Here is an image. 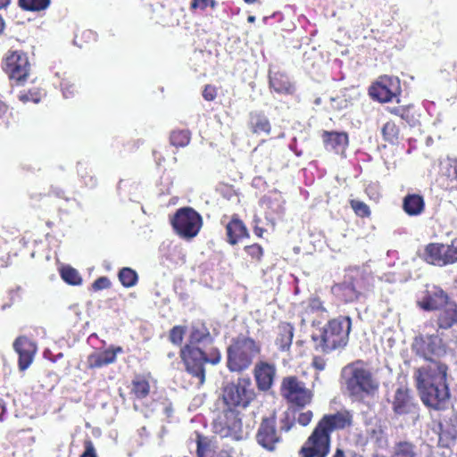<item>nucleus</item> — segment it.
<instances>
[{"instance_id": "f257e3e1", "label": "nucleus", "mask_w": 457, "mask_h": 457, "mask_svg": "<svg viewBox=\"0 0 457 457\" xmlns=\"http://www.w3.org/2000/svg\"><path fill=\"white\" fill-rule=\"evenodd\" d=\"M353 423V414L347 410L324 414L301 446L299 457H328L331 449L333 432L347 429Z\"/></svg>"}, {"instance_id": "f03ea898", "label": "nucleus", "mask_w": 457, "mask_h": 457, "mask_svg": "<svg viewBox=\"0 0 457 457\" xmlns=\"http://www.w3.org/2000/svg\"><path fill=\"white\" fill-rule=\"evenodd\" d=\"M446 364L431 361L415 371L417 388L422 403L436 411L447 409L450 390L447 384Z\"/></svg>"}, {"instance_id": "7ed1b4c3", "label": "nucleus", "mask_w": 457, "mask_h": 457, "mask_svg": "<svg viewBox=\"0 0 457 457\" xmlns=\"http://www.w3.org/2000/svg\"><path fill=\"white\" fill-rule=\"evenodd\" d=\"M371 287L370 276L359 266L345 270L343 280L331 287L332 295L343 303L357 302Z\"/></svg>"}, {"instance_id": "20e7f679", "label": "nucleus", "mask_w": 457, "mask_h": 457, "mask_svg": "<svg viewBox=\"0 0 457 457\" xmlns=\"http://www.w3.org/2000/svg\"><path fill=\"white\" fill-rule=\"evenodd\" d=\"M351 330L352 319L349 316L339 315L329 319L320 328V336L312 337L314 341L319 342L316 349L323 353L345 349L348 345Z\"/></svg>"}, {"instance_id": "39448f33", "label": "nucleus", "mask_w": 457, "mask_h": 457, "mask_svg": "<svg viewBox=\"0 0 457 457\" xmlns=\"http://www.w3.org/2000/svg\"><path fill=\"white\" fill-rule=\"evenodd\" d=\"M261 352L262 345L254 338L242 334L233 337L227 347L228 370L236 373L247 370Z\"/></svg>"}, {"instance_id": "423d86ee", "label": "nucleus", "mask_w": 457, "mask_h": 457, "mask_svg": "<svg viewBox=\"0 0 457 457\" xmlns=\"http://www.w3.org/2000/svg\"><path fill=\"white\" fill-rule=\"evenodd\" d=\"M345 387L350 396L361 399L375 395L379 383L363 361L358 360L343 369Z\"/></svg>"}, {"instance_id": "0eeeda50", "label": "nucleus", "mask_w": 457, "mask_h": 457, "mask_svg": "<svg viewBox=\"0 0 457 457\" xmlns=\"http://www.w3.org/2000/svg\"><path fill=\"white\" fill-rule=\"evenodd\" d=\"M179 357L185 367V370L196 379L197 386H202L205 382V364L217 365L221 361V353L217 347L205 353L198 345H184L179 351Z\"/></svg>"}, {"instance_id": "6e6552de", "label": "nucleus", "mask_w": 457, "mask_h": 457, "mask_svg": "<svg viewBox=\"0 0 457 457\" xmlns=\"http://www.w3.org/2000/svg\"><path fill=\"white\" fill-rule=\"evenodd\" d=\"M255 398V392L249 378H238L226 384L221 389V400L225 407L245 409Z\"/></svg>"}, {"instance_id": "1a4fd4ad", "label": "nucleus", "mask_w": 457, "mask_h": 457, "mask_svg": "<svg viewBox=\"0 0 457 457\" xmlns=\"http://www.w3.org/2000/svg\"><path fill=\"white\" fill-rule=\"evenodd\" d=\"M3 71L13 86H23L29 79L31 63L27 53L22 50H8L3 62Z\"/></svg>"}, {"instance_id": "9d476101", "label": "nucleus", "mask_w": 457, "mask_h": 457, "mask_svg": "<svg viewBox=\"0 0 457 457\" xmlns=\"http://www.w3.org/2000/svg\"><path fill=\"white\" fill-rule=\"evenodd\" d=\"M212 429L221 438L242 440L244 429L241 412L234 408L225 407L213 420Z\"/></svg>"}, {"instance_id": "9b49d317", "label": "nucleus", "mask_w": 457, "mask_h": 457, "mask_svg": "<svg viewBox=\"0 0 457 457\" xmlns=\"http://www.w3.org/2000/svg\"><path fill=\"white\" fill-rule=\"evenodd\" d=\"M170 223L178 236L185 239H192L199 233L203 226V219L193 208L182 207L176 211Z\"/></svg>"}, {"instance_id": "f8f14e48", "label": "nucleus", "mask_w": 457, "mask_h": 457, "mask_svg": "<svg viewBox=\"0 0 457 457\" xmlns=\"http://www.w3.org/2000/svg\"><path fill=\"white\" fill-rule=\"evenodd\" d=\"M280 395L290 405L303 408L310 404L313 394L299 380L296 376H287L282 378Z\"/></svg>"}, {"instance_id": "ddd939ff", "label": "nucleus", "mask_w": 457, "mask_h": 457, "mask_svg": "<svg viewBox=\"0 0 457 457\" xmlns=\"http://www.w3.org/2000/svg\"><path fill=\"white\" fill-rule=\"evenodd\" d=\"M255 439L258 445L269 452H274L283 442L280 430L277 428L275 413L263 417L258 427Z\"/></svg>"}, {"instance_id": "4468645a", "label": "nucleus", "mask_w": 457, "mask_h": 457, "mask_svg": "<svg viewBox=\"0 0 457 457\" xmlns=\"http://www.w3.org/2000/svg\"><path fill=\"white\" fill-rule=\"evenodd\" d=\"M401 93V82L397 77L383 75L369 87V95L379 103H388Z\"/></svg>"}, {"instance_id": "2eb2a0df", "label": "nucleus", "mask_w": 457, "mask_h": 457, "mask_svg": "<svg viewBox=\"0 0 457 457\" xmlns=\"http://www.w3.org/2000/svg\"><path fill=\"white\" fill-rule=\"evenodd\" d=\"M13 349L18 353V367L21 371L26 370L33 362L37 353V345L25 336L18 337L13 342Z\"/></svg>"}, {"instance_id": "dca6fc26", "label": "nucleus", "mask_w": 457, "mask_h": 457, "mask_svg": "<svg viewBox=\"0 0 457 457\" xmlns=\"http://www.w3.org/2000/svg\"><path fill=\"white\" fill-rule=\"evenodd\" d=\"M448 300L447 294L442 288L434 286L425 290L423 296L417 303L420 309L430 312L442 309Z\"/></svg>"}, {"instance_id": "f3484780", "label": "nucleus", "mask_w": 457, "mask_h": 457, "mask_svg": "<svg viewBox=\"0 0 457 457\" xmlns=\"http://www.w3.org/2000/svg\"><path fill=\"white\" fill-rule=\"evenodd\" d=\"M276 373L275 364L265 361H258L253 369V377L257 388L260 391L270 390L273 386Z\"/></svg>"}, {"instance_id": "a211bd4d", "label": "nucleus", "mask_w": 457, "mask_h": 457, "mask_svg": "<svg viewBox=\"0 0 457 457\" xmlns=\"http://www.w3.org/2000/svg\"><path fill=\"white\" fill-rule=\"evenodd\" d=\"M121 352L122 348L118 346L115 349L109 348L101 352L92 353L87 356V367L89 370H96L114 363L117 359V353Z\"/></svg>"}, {"instance_id": "6ab92c4d", "label": "nucleus", "mask_w": 457, "mask_h": 457, "mask_svg": "<svg viewBox=\"0 0 457 457\" xmlns=\"http://www.w3.org/2000/svg\"><path fill=\"white\" fill-rule=\"evenodd\" d=\"M392 409L397 415L411 413L415 409L411 391L406 387H398L392 401Z\"/></svg>"}, {"instance_id": "aec40b11", "label": "nucleus", "mask_w": 457, "mask_h": 457, "mask_svg": "<svg viewBox=\"0 0 457 457\" xmlns=\"http://www.w3.org/2000/svg\"><path fill=\"white\" fill-rule=\"evenodd\" d=\"M321 138L325 148L335 151L336 153L345 151L349 145V136L345 131L323 130Z\"/></svg>"}, {"instance_id": "412c9836", "label": "nucleus", "mask_w": 457, "mask_h": 457, "mask_svg": "<svg viewBox=\"0 0 457 457\" xmlns=\"http://www.w3.org/2000/svg\"><path fill=\"white\" fill-rule=\"evenodd\" d=\"M226 235L228 243L232 245L237 244L243 238L249 237L248 229L238 214H234L226 225Z\"/></svg>"}, {"instance_id": "4be33fe9", "label": "nucleus", "mask_w": 457, "mask_h": 457, "mask_svg": "<svg viewBox=\"0 0 457 457\" xmlns=\"http://www.w3.org/2000/svg\"><path fill=\"white\" fill-rule=\"evenodd\" d=\"M294 331L295 328L289 322L281 321L278 324L274 331V343L279 351H289L293 342Z\"/></svg>"}, {"instance_id": "5701e85b", "label": "nucleus", "mask_w": 457, "mask_h": 457, "mask_svg": "<svg viewBox=\"0 0 457 457\" xmlns=\"http://www.w3.org/2000/svg\"><path fill=\"white\" fill-rule=\"evenodd\" d=\"M152 375L150 372L144 374H136L130 383V395L135 400H143L150 395V380Z\"/></svg>"}, {"instance_id": "b1692460", "label": "nucleus", "mask_w": 457, "mask_h": 457, "mask_svg": "<svg viewBox=\"0 0 457 457\" xmlns=\"http://www.w3.org/2000/svg\"><path fill=\"white\" fill-rule=\"evenodd\" d=\"M247 126L250 131L255 135H270L271 132L270 120L262 111H253L249 113Z\"/></svg>"}, {"instance_id": "393cba45", "label": "nucleus", "mask_w": 457, "mask_h": 457, "mask_svg": "<svg viewBox=\"0 0 457 457\" xmlns=\"http://www.w3.org/2000/svg\"><path fill=\"white\" fill-rule=\"evenodd\" d=\"M444 244L429 243L425 245L420 257L427 263L434 266H445V257L443 253Z\"/></svg>"}, {"instance_id": "a878e982", "label": "nucleus", "mask_w": 457, "mask_h": 457, "mask_svg": "<svg viewBox=\"0 0 457 457\" xmlns=\"http://www.w3.org/2000/svg\"><path fill=\"white\" fill-rule=\"evenodd\" d=\"M269 84L271 89L280 95H292L295 92L294 85L284 72H270Z\"/></svg>"}, {"instance_id": "bb28decb", "label": "nucleus", "mask_w": 457, "mask_h": 457, "mask_svg": "<svg viewBox=\"0 0 457 457\" xmlns=\"http://www.w3.org/2000/svg\"><path fill=\"white\" fill-rule=\"evenodd\" d=\"M403 209L409 216H418L425 210V201L419 194H408L403 201Z\"/></svg>"}, {"instance_id": "cd10ccee", "label": "nucleus", "mask_w": 457, "mask_h": 457, "mask_svg": "<svg viewBox=\"0 0 457 457\" xmlns=\"http://www.w3.org/2000/svg\"><path fill=\"white\" fill-rule=\"evenodd\" d=\"M457 323V304L449 303L443 307L437 317L439 328L448 329Z\"/></svg>"}, {"instance_id": "c85d7f7f", "label": "nucleus", "mask_w": 457, "mask_h": 457, "mask_svg": "<svg viewBox=\"0 0 457 457\" xmlns=\"http://www.w3.org/2000/svg\"><path fill=\"white\" fill-rule=\"evenodd\" d=\"M389 457H420L416 445L409 440L395 442Z\"/></svg>"}, {"instance_id": "c756f323", "label": "nucleus", "mask_w": 457, "mask_h": 457, "mask_svg": "<svg viewBox=\"0 0 457 457\" xmlns=\"http://www.w3.org/2000/svg\"><path fill=\"white\" fill-rule=\"evenodd\" d=\"M209 339H211L209 328L204 322H197L192 325L188 342L186 345H197Z\"/></svg>"}, {"instance_id": "7c9ffc66", "label": "nucleus", "mask_w": 457, "mask_h": 457, "mask_svg": "<svg viewBox=\"0 0 457 457\" xmlns=\"http://www.w3.org/2000/svg\"><path fill=\"white\" fill-rule=\"evenodd\" d=\"M443 174L447 178V187L451 190H457V159L447 158L442 167Z\"/></svg>"}, {"instance_id": "2f4dec72", "label": "nucleus", "mask_w": 457, "mask_h": 457, "mask_svg": "<svg viewBox=\"0 0 457 457\" xmlns=\"http://www.w3.org/2000/svg\"><path fill=\"white\" fill-rule=\"evenodd\" d=\"M381 135L384 141L396 145L400 140L401 130L394 120H388L381 128Z\"/></svg>"}, {"instance_id": "473e14b6", "label": "nucleus", "mask_w": 457, "mask_h": 457, "mask_svg": "<svg viewBox=\"0 0 457 457\" xmlns=\"http://www.w3.org/2000/svg\"><path fill=\"white\" fill-rule=\"evenodd\" d=\"M191 136L189 129H173L169 136L170 144L176 148L186 147L191 141Z\"/></svg>"}, {"instance_id": "72a5a7b5", "label": "nucleus", "mask_w": 457, "mask_h": 457, "mask_svg": "<svg viewBox=\"0 0 457 457\" xmlns=\"http://www.w3.org/2000/svg\"><path fill=\"white\" fill-rule=\"evenodd\" d=\"M196 457H207L212 452L211 439L202 433L195 431Z\"/></svg>"}, {"instance_id": "f704fd0d", "label": "nucleus", "mask_w": 457, "mask_h": 457, "mask_svg": "<svg viewBox=\"0 0 457 457\" xmlns=\"http://www.w3.org/2000/svg\"><path fill=\"white\" fill-rule=\"evenodd\" d=\"M51 0H18L19 6L29 12H41L49 7Z\"/></svg>"}, {"instance_id": "c9c22d12", "label": "nucleus", "mask_w": 457, "mask_h": 457, "mask_svg": "<svg viewBox=\"0 0 457 457\" xmlns=\"http://www.w3.org/2000/svg\"><path fill=\"white\" fill-rule=\"evenodd\" d=\"M42 93L39 87H33L29 89H23L19 92L18 98L23 104L34 103L37 104L40 102Z\"/></svg>"}, {"instance_id": "e433bc0d", "label": "nucleus", "mask_w": 457, "mask_h": 457, "mask_svg": "<svg viewBox=\"0 0 457 457\" xmlns=\"http://www.w3.org/2000/svg\"><path fill=\"white\" fill-rule=\"evenodd\" d=\"M119 279L123 287H132L138 279L137 272L131 268H122L118 274Z\"/></svg>"}, {"instance_id": "4c0bfd02", "label": "nucleus", "mask_w": 457, "mask_h": 457, "mask_svg": "<svg viewBox=\"0 0 457 457\" xmlns=\"http://www.w3.org/2000/svg\"><path fill=\"white\" fill-rule=\"evenodd\" d=\"M443 249L445 266L457 262V237L452 239L448 245L444 244Z\"/></svg>"}, {"instance_id": "58836bf2", "label": "nucleus", "mask_w": 457, "mask_h": 457, "mask_svg": "<svg viewBox=\"0 0 457 457\" xmlns=\"http://www.w3.org/2000/svg\"><path fill=\"white\" fill-rule=\"evenodd\" d=\"M62 278L72 286L80 285L82 278L77 270L71 267H65L61 270Z\"/></svg>"}, {"instance_id": "ea45409f", "label": "nucleus", "mask_w": 457, "mask_h": 457, "mask_svg": "<svg viewBox=\"0 0 457 457\" xmlns=\"http://www.w3.org/2000/svg\"><path fill=\"white\" fill-rule=\"evenodd\" d=\"M349 204L357 217L362 219L370 217L371 211L369 205L364 202L356 199H351L349 201Z\"/></svg>"}, {"instance_id": "a19ab883", "label": "nucleus", "mask_w": 457, "mask_h": 457, "mask_svg": "<svg viewBox=\"0 0 457 457\" xmlns=\"http://www.w3.org/2000/svg\"><path fill=\"white\" fill-rule=\"evenodd\" d=\"M187 328L184 326L177 325L170 328L169 332V340L174 345H181L184 340Z\"/></svg>"}, {"instance_id": "79ce46f5", "label": "nucleus", "mask_w": 457, "mask_h": 457, "mask_svg": "<svg viewBox=\"0 0 457 457\" xmlns=\"http://www.w3.org/2000/svg\"><path fill=\"white\" fill-rule=\"evenodd\" d=\"M244 250L246 253V254L255 262H260L263 256V248L261 245L257 243L245 245Z\"/></svg>"}, {"instance_id": "37998d69", "label": "nucleus", "mask_w": 457, "mask_h": 457, "mask_svg": "<svg viewBox=\"0 0 457 457\" xmlns=\"http://www.w3.org/2000/svg\"><path fill=\"white\" fill-rule=\"evenodd\" d=\"M400 118L409 125L413 126L417 120L414 106L411 104L403 105Z\"/></svg>"}, {"instance_id": "c03bdc74", "label": "nucleus", "mask_w": 457, "mask_h": 457, "mask_svg": "<svg viewBox=\"0 0 457 457\" xmlns=\"http://www.w3.org/2000/svg\"><path fill=\"white\" fill-rule=\"evenodd\" d=\"M217 5V2L215 0H191L190 3V10L192 12L200 9L202 11L205 10L208 6L214 9Z\"/></svg>"}, {"instance_id": "a18cd8bd", "label": "nucleus", "mask_w": 457, "mask_h": 457, "mask_svg": "<svg viewBox=\"0 0 457 457\" xmlns=\"http://www.w3.org/2000/svg\"><path fill=\"white\" fill-rule=\"evenodd\" d=\"M364 192L367 196L374 202H378L381 197L380 188L378 183L368 184Z\"/></svg>"}, {"instance_id": "49530a36", "label": "nucleus", "mask_w": 457, "mask_h": 457, "mask_svg": "<svg viewBox=\"0 0 457 457\" xmlns=\"http://www.w3.org/2000/svg\"><path fill=\"white\" fill-rule=\"evenodd\" d=\"M295 424V418L291 416L288 412H285L284 417L280 420V432H288Z\"/></svg>"}, {"instance_id": "de8ad7c7", "label": "nucleus", "mask_w": 457, "mask_h": 457, "mask_svg": "<svg viewBox=\"0 0 457 457\" xmlns=\"http://www.w3.org/2000/svg\"><path fill=\"white\" fill-rule=\"evenodd\" d=\"M203 98L207 102H212L216 99L218 96V88L214 85L207 84L204 86L202 92Z\"/></svg>"}, {"instance_id": "09e8293b", "label": "nucleus", "mask_w": 457, "mask_h": 457, "mask_svg": "<svg viewBox=\"0 0 457 457\" xmlns=\"http://www.w3.org/2000/svg\"><path fill=\"white\" fill-rule=\"evenodd\" d=\"M81 179H83V182L86 187L94 188L98 185L97 179L96 176L92 173V170L87 171L86 169L81 173Z\"/></svg>"}, {"instance_id": "8fccbe9b", "label": "nucleus", "mask_w": 457, "mask_h": 457, "mask_svg": "<svg viewBox=\"0 0 457 457\" xmlns=\"http://www.w3.org/2000/svg\"><path fill=\"white\" fill-rule=\"evenodd\" d=\"M15 232L16 231L14 228L2 227L0 229V238L3 239L4 244H7L10 241L13 240Z\"/></svg>"}, {"instance_id": "3c124183", "label": "nucleus", "mask_w": 457, "mask_h": 457, "mask_svg": "<svg viewBox=\"0 0 457 457\" xmlns=\"http://www.w3.org/2000/svg\"><path fill=\"white\" fill-rule=\"evenodd\" d=\"M327 360L320 355H314L312 360V367L317 371L320 372L326 369Z\"/></svg>"}, {"instance_id": "603ef678", "label": "nucleus", "mask_w": 457, "mask_h": 457, "mask_svg": "<svg viewBox=\"0 0 457 457\" xmlns=\"http://www.w3.org/2000/svg\"><path fill=\"white\" fill-rule=\"evenodd\" d=\"M313 418V412L310 410L300 412L295 420L303 427L308 426Z\"/></svg>"}, {"instance_id": "864d4df0", "label": "nucleus", "mask_w": 457, "mask_h": 457, "mask_svg": "<svg viewBox=\"0 0 457 457\" xmlns=\"http://www.w3.org/2000/svg\"><path fill=\"white\" fill-rule=\"evenodd\" d=\"M111 282L107 277H100L94 281L92 288L94 291H99L110 287Z\"/></svg>"}, {"instance_id": "5fc2aeb1", "label": "nucleus", "mask_w": 457, "mask_h": 457, "mask_svg": "<svg viewBox=\"0 0 457 457\" xmlns=\"http://www.w3.org/2000/svg\"><path fill=\"white\" fill-rule=\"evenodd\" d=\"M61 88H62L63 96L66 98L73 96L75 92L77 91L74 84H71L69 81H65V80H63L61 83Z\"/></svg>"}, {"instance_id": "6e6d98bb", "label": "nucleus", "mask_w": 457, "mask_h": 457, "mask_svg": "<svg viewBox=\"0 0 457 457\" xmlns=\"http://www.w3.org/2000/svg\"><path fill=\"white\" fill-rule=\"evenodd\" d=\"M85 450L80 457H97L96 448L93 442L90 439L84 441Z\"/></svg>"}, {"instance_id": "4d7b16f0", "label": "nucleus", "mask_w": 457, "mask_h": 457, "mask_svg": "<svg viewBox=\"0 0 457 457\" xmlns=\"http://www.w3.org/2000/svg\"><path fill=\"white\" fill-rule=\"evenodd\" d=\"M309 307L312 312H327L326 307L324 306L322 301L319 297L312 298L309 302Z\"/></svg>"}, {"instance_id": "13d9d810", "label": "nucleus", "mask_w": 457, "mask_h": 457, "mask_svg": "<svg viewBox=\"0 0 457 457\" xmlns=\"http://www.w3.org/2000/svg\"><path fill=\"white\" fill-rule=\"evenodd\" d=\"M403 105H398L394 107H387L386 110L389 113L398 116H401Z\"/></svg>"}, {"instance_id": "bf43d9fd", "label": "nucleus", "mask_w": 457, "mask_h": 457, "mask_svg": "<svg viewBox=\"0 0 457 457\" xmlns=\"http://www.w3.org/2000/svg\"><path fill=\"white\" fill-rule=\"evenodd\" d=\"M8 112V106L0 100V120L3 119Z\"/></svg>"}, {"instance_id": "052dcab7", "label": "nucleus", "mask_w": 457, "mask_h": 457, "mask_svg": "<svg viewBox=\"0 0 457 457\" xmlns=\"http://www.w3.org/2000/svg\"><path fill=\"white\" fill-rule=\"evenodd\" d=\"M264 232H265V229L263 228H261L259 226H254L253 227V233L258 237H262Z\"/></svg>"}, {"instance_id": "680f3d73", "label": "nucleus", "mask_w": 457, "mask_h": 457, "mask_svg": "<svg viewBox=\"0 0 457 457\" xmlns=\"http://www.w3.org/2000/svg\"><path fill=\"white\" fill-rule=\"evenodd\" d=\"M332 457H346L345 451L342 448H337Z\"/></svg>"}, {"instance_id": "e2e57ef3", "label": "nucleus", "mask_w": 457, "mask_h": 457, "mask_svg": "<svg viewBox=\"0 0 457 457\" xmlns=\"http://www.w3.org/2000/svg\"><path fill=\"white\" fill-rule=\"evenodd\" d=\"M11 3V0H0V10L6 8Z\"/></svg>"}, {"instance_id": "0e129e2a", "label": "nucleus", "mask_w": 457, "mask_h": 457, "mask_svg": "<svg viewBox=\"0 0 457 457\" xmlns=\"http://www.w3.org/2000/svg\"><path fill=\"white\" fill-rule=\"evenodd\" d=\"M5 28V22L3 19V17L0 15V35L4 32Z\"/></svg>"}, {"instance_id": "69168bd1", "label": "nucleus", "mask_w": 457, "mask_h": 457, "mask_svg": "<svg viewBox=\"0 0 457 457\" xmlns=\"http://www.w3.org/2000/svg\"><path fill=\"white\" fill-rule=\"evenodd\" d=\"M244 1H245L246 4H254V3H256L258 0H244Z\"/></svg>"}, {"instance_id": "338daca9", "label": "nucleus", "mask_w": 457, "mask_h": 457, "mask_svg": "<svg viewBox=\"0 0 457 457\" xmlns=\"http://www.w3.org/2000/svg\"><path fill=\"white\" fill-rule=\"evenodd\" d=\"M247 20H248V21H249V22H253V21H254V20H255V17H254V16H249V17L247 18Z\"/></svg>"}, {"instance_id": "774afa93", "label": "nucleus", "mask_w": 457, "mask_h": 457, "mask_svg": "<svg viewBox=\"0 0 457 457\" xmlns=\"http://www.w3.org/2000/svg\"><path fill=\"white\" fill-rule=\"evenodd\" d=\"M373 457H386V456H385L383 454H375V455H373Z\"/></svg>"}]
</instances>
